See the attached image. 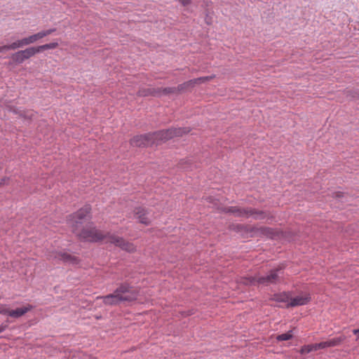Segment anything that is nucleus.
I'll use <instances>...</instances> for the list:
<instances>
[{
  "label": "nucleus",
  "instance_id": "nucleus-1",
  "mask_svg": "<svg viewBox=\"0 0 359 359\" xmlns=\"http://www.w3.org/2000/svg\"><path fill=\"white\" fill-rule=\"evenodd\" d=\"M90 206L86 205L77 212L69 215L68 223L72 229V232L81 241L83 242L96 243L104 239L107 240V235L109 232L98 230L92 224L88 227L82 228V225L88 215L90 214Z\"/></svg>",
  "mask_w": 359,
  "mask_h": 359
},
{
  "label": "nucleus",
  "instance_id": "nucleus-2",
  "mask_svg": "<svg viewBox=\"0 0 359 359\" xmlns=\"http://www.w3.org/2000/svg\"><path fill=\"white\" fill-rule=\"evenodd\" d=\"M138 292L128 283L124 282L118 284L114 292L98 296L97 299H102L105 306H114L122 302H132L137 300Z\"/></svg>",
  "mask_w": 359,
  "mask_h": 359
},
{
  "label": "nucleus",
  "instance_id": "nucleus-3",
  "mask_svg": "<svg viewBox=\"0 0 359 359\" xmlns=\"http://www.w3.org/2000/svg\"><path fill=\"white\" fill-rule=\"evenodd\" d=\"M282 271L283 269L280 267L271 269L265 276L249 278V283L252 285L257 284L264 286L277 284L281 280V275L283 274Z\"/></svg>",
  "mask_w": 359,
  "mask_h": 359
},
{
  "label": "nucleus",
  "instance_id": "nucleus-4",
  "mask_svg": "<svg viewBox=\"0 0 359 359\" xmlns=\"http://www.w3.org/2000/svg\"><path fill=\"white\" fill-rule=\"evenodd\" d=\"M189 132L187 128H170L165 130H158L151 133L154 144H158L160 141H167L175 137H182Z\"/></svg>",
  "mask_w": 359,
  "mask_h": 359
},
{
  "label": "nucleus",
  "instance_id": "nucleus-5",
  "mask_svg": "<svg viewBox=\"0 0 359 359\" xmlns=\"http://www.w3.org/2000/svg\"><path fill=\"white\" fill-rule=\"evenodd\" d=\"M107 243H110L128 252L135 251V247L132 243L126 241L123 238L111 234L109 232L107 235Z\"/></svg>",
  "mask_w": 359,
  "mask_h": 359
},
{
  "label": "nucleus",
  "instance_id": "nucleus-6",
  "mask_svg": "<svg viewBox=\"0 0 359 359\" xmlns=\"http://www.w3.org/2000/svg\"><path fill=\"white\" fill-rule=\"evenodd\" d=\"M133 147H145L154 144L151 133L134 136L130 141Z\"/></svg>",
  "mask_w": 359,
  "mask_h": 359
},
{
  "label": "nucleus",
  "instance_id": "nucleus-7",
  "mask_svg": "<svg viewBox=\"0 0 359 359\" xmlns=\"http://www.w3.org/2000/svg\"><path fill=\"white\" fill-rule=\"evenodd\" d=\"M269 216V212L267 211L258 210L251 207H248V218H252L255 220H262Z\"/></svg>",
  "mask_w": 359,
  "mask_h": 359
},
{
  "label": "nucleus",
  "instance_id": "nucleus-8",
  "mask_svg": "<svg viewBox=\"0 0 359 359\" xmlns=\"http://www.w3.org/2000/svg\"><path fill=\"white\" fill-rule=\"evenodd\" d=\"M310 301L311 297L309 296V294H305L304 296H297L294 298L290 297V303H287V304L286 305V308L306 305Z\"/></svg>",
  "mask_w": 359,
  "mask_h": 359
},
{
  "label": "nucleus",
  "instance_id": "nucleus-9",
  "mask_svg": "<svg viewBox=\"0 0 359 359\" xmlns=\"http://www.w3.org/2000/svg\"><path fill=\"white\" fill-rule=\"evenodd\" d=\"M224 212L233 215L236 217L247 218L248 216V207L241 208L238 206H231L225 208Z\"/></svg>",
  "mask_w": 359,
  "mask_h": 359
},
{
  "label": "nucleus",
  "instance_id": "nucleus-10",
  "mask_svg": "<svg viewBox=\"0 0 359 359\" xmlns=\"http://www.w3.org/2000/svg\"><path fill=\"white\" fill-rule=\"evenodd\" d=\"M134 212L140 223L147 226L150 224L151 220L147 217L148 212L146 209L138 207L135 209Z\"/></svg>",
  "mask_w": 359,
  "mask_h": 359
},
{
  "label": "nucleus",
  "instance_id": "nucleus-11",
  "mask_svg": "<svg viewBox=\"0 0 359 359\" xmlns=\"http://www.w3.org/2000/svg\"><path fill=\"white\" fill-rule=\"evenodd\" d=\"M55 258L61 260L65 263L76 264L78 262L77 257L66 252H55Z\"/></svg>",
  "mask_w": 359,
  "mask_h": 359
},
{
  "label": "nucleus",
  "instance_id": "nucleus-12",
  "mask_svg": "<svg viewBox=\"0 0 359 359\" xmlns=\"http://www.w3.org/2000/svg\"><path fill=\"white\" fill-rule=\"evenodd\" d=\"M345 339L346 337L344 336H339L325 341H322L323 349L329 347L337 346L340 345L345 340Z\"/></svg>",
  "mask_w": 359,
  "mask_h": 359
},
{
  "label": "nucleus",
  "instance_id": "nucleus-13",
  "mask_svg": "<svg viewBox=\"0 0 359 359\" xmlns=\"http://www.w3.org/2000/svg\"><path fill=\"white\" fill-rule=\"evenodd\" d=\"M32 306L28 305L27 306L18 308L15 310H10L9 317H11L13 318H20L21 316H22L25 313H27L28 311L32 310Z\"/></svg>",
  "mask_w": 359,
  "mask_h": 359
},
{
  "label": "nucleus",
  "instance_id": "nucleus-14",
  "mask_svg": "<svg viewBox=\"0 0 359 359\" xmlns=\"http://www.w3.org/2000/svg\"><path fill=\"white\" fill-rule=\"evenodd\" d=\"M271 300L276 302L278 303L285 304V306H282L286 308V305L287 304V303H290V295L289 293H287V292L275 294H273V297L271 298Z\"/></svg>",
  "mask_w": 359,
  "mask_h": 359
},
{
  "label": "nucleus",
  "instance_id": "nucleus-15",
  "mask_svg": "<svg viewBox=\"0 0 359 359\" xmlns=\"http://www.w3.org/2000/svg\"><path fill=\"white\" fill-rule=\"evenodd\" d=\"M137 95L141 97H147V96H155V97H159V90H157V88H140L138 92Z\"/></svg>",
  "mask_w": 359,
  "mask_h": 359
},
{
  "label": "nucleus",
  "instance_id": "nucleus-16",
  "mask_svg": "<svg viewBox=\"0 0 359 359\" xmlns=\"http://www.w3.org/2000/svg\"><path fill=\"white\" fill-rule=\"evenodd\" d=\"M21 52L25 60L34 56L36 53H40L38 46L29 47L25 50H21Z\"/></svg>",
  "mask_w": 359,
  "mask_h": 359
},
{
  "label": "nucleus",
  "instance_id": "nucleus-17",
  "mask_svg": "<svg viewBox=\"0 0 359 359\" xmlns=\"http://www.w3.org/2000/svg\"><path fill=\"white\" fill-rule=\"evenodd\" d=\"M195 87L192 79L185 81L177 86L178 93H183Z\"/></svg>",
  "mask_w": 359,
  "mask_h": 359
},
{
  "label": "nucleus",
  "instance_id": "nucleus-18",
  "mask_svg": "<svg viewBox=\"0 0 359 359\" xmlns=\"http://www.w3.org/2000/svg\"><path fill=\"white\" fill-rule=\"evenodd\" d=\"M157 90H159V97L163 95H166L179 93L177 87L157 88Z\"/></svg>",
  "mask_w": 359,
  "mask_h": 359
},
{
  "label": "nucleus",
  "instance_id": "nucleus-19",
  "mask_svg": "<svg viewBox=\"0 0 359 359\" xmlns=\"http://www.w3.org/2000/svg\"><path fill=\"white\" fill-rule=\"evenodd\" d=\"M252 231H255L259 235L267 236H271L273 233L272 229L266 226H262L259 228L254 227L252 229Z\"/></svg>",
  "mask_w": 359,
  "mask_h": 359
},
{
  "label": "nucleus",
  "instance_id": "nucleus-20",
  "mask_svg": "<svg viewBox=\"0 0 359 359\" xmlns=\"http://www.w3.org/2000/svg\"><path fill=\"white\" fill-rule=\"evenodd\" d=\"M215 77V75H211V76H201L196 79H192L195 86L196 85H200L201 83H205L207 81H209L214 79Z\"/></svg>",
  "mask_w": 359,
  "mask_h": 359
},
{
  "label": "nucleus",
  "instance_id": "nucleus-21",
  "mask_svg": "<svg viewBox=\"0 0 359 359\" xmlns=\"http://www.w3.org/2000/svg\"><path fill=\"white\" fill-rule=\"evenodd\" d=\"M11 59L16 64H22L25 60L21 50L12 54Z\"/></svg>",
  "mask_w": 359,
  "mask_h": 359
},
{
  "label": "nucleus",
  "instance_id": "nucleus-22",
  "mask_svg": "<svg viewBox=\"0 0 359 359\" xmlns=\"http://www.w3.org/2000/svg\"><path fill=\"white\" fill-rule=\"evenodd\" d=\"M57 46H58L57 42H51L49 43L39 46H38V48H39V52H41V51L46 50L54 49V48H57Z\"/></svg>",
  "mask_w": 359,
  "mask_h": 359
},
{
  "label": "nucleus",
  "instance_id": "nucleus-23",
  "mask_svg": "<svg viewBox=\"0 0 359 359\" xmlns=\"http://www.w3.org/2000/svg\"><path fill=\"white\" fill-rule=\"evenodd\" d=\"M292 330H290L287 333L278 334L276 336V339L278 341H287L292 338Z\"/></svg>",
  "mask_w": 359,
  "mask_h": 359
},
{
  "label": "nucleus",
  "instance_id": "nucleus-24",
  "mask_svg": "<svg viewBox=\"0 0 359 359\" xmlns=\"http://www.w3.org/2000/svg\"><path fill=\"white\" fill-rule=\"evenodd\" d=\"M23 46L24 45L22 39L17 40L16 41L8 44L9 50H15Z\"/></svg>",
  "mask_w": 359,
  "mask_h": 359
},
{
  "label": "nucleus",
  "instance_id": "nucleus-25",
  "mask_svg": "<svg viewBox=\"0 0 359 359\" xmlns=\"http://www.w3.org/2000/svg\"><path fill=\"white\" fill-rule=\"evenodd\" d=\"M312 351H314L313 344L304 345L301 348L299 351L301 354H307Z\"/></svg>",
  "mask_w": 359,
  "mask_h": 359
},
{
  "label": "nucleus",
  "instance_id": "nucleus-26",
  "mask_svg": "<svg viewBox=\"0 0 359 359\" xmlns=\"http://www.w3.org/2000/svg\"><path fill=\"white\" fill-rule=\"evenodd\" d=\"M28 37L29 39V41H30L31 43H34L37 40H39L40 39H42L40 32L36 33V34H34L33 35H31V36H29Z\"/></svg>",
  "mask_w": 359,
  "mask_h": 359
},
{
  "label": "nucleus",
  "instance_id": "nucleus-27",
  "mask_svg": "<svg viewBox=\"0 0 359 359\" xmlns=\"http://www.w3.org/2000/svg\"><path fill=\"white\" fill-rule=\"evenodd\" d=\"M10 309L6 306L0 304V313L9 316Z\"/></svg>",
  "mask_w": 359,
  "mask_h": 359
},
{
  "label": "nucleus",
  "instance_id": "nucleus-28",
  "mask_svg": "<svg viewBox=\"0 0 359 359\" xmlns=\"http://www.w3.org/2000/svg\"><path fill=\"white\" fill-rule=\"evenodd\" d=\"M55 31H56V29L53 28V29H49L47 30L41 31V32H40V33H41V37L43 38L45 36L53 33Z\"/></svg>",
  "mask_w": 359,
  "mask_h": 359
},
{
  "label": "nucleus",
  "instance_id": "nucleus-29",
  "mask_svg": "<svg viewBox=\"0 0 359 359\" xmlns=\"http://www.w3.org/2000/svg\"><path fill=\"white\" fill-rule=\"evenodd\" d=\"M313 344V349H314V351H316L319 349H323V344H322V341L320 342V343H316V344Z\"/></svg>",
  "mask_w": 359,
  "mask_h": 359
},
{
  "label": "nucleus",
  "instance_id": "nucleus-30",
  "mask_svg": "<svg viewBox=\"0 0 359 359\" xmlns=\"http://www.w3.org/2000/svg\"><path fill=\"white\" fill-rule=\"evenodd\" d=\"M184 6L191 4L192 0H178Z\"/></svg>",
  "mask_w": 359,
  "mask_h": 359
},
{
  "label": "nucleus",
  "instance_id": "nucleus-31",
  "mask_svg": "<svg viewBox=\"0 0 359 359\" xmlns=\"http://www.w3.org/2000/svg\"><path fill=\"white\" fill-rule=\"evenodd\" d=\"M24 46L31 44L29 37L22 39Z\"/></svg>",
  "mask_w": 359,
  "mask_h": 359
},
{
  "label": "nucleus",
  "instance_id": "nucleus-32",
  "mask_svg": "<svg viewBox=\"0 0 359 359\" xmlns=\"http://www.w3.org/2000/svg\"><path fill=\"white\" fill-rule=\"evenodd\" d=\"M9 50L8 45H4L2 46H0V53H2L4 51Z\"/></svg>",
  "mask_w": 359,
  "mask_h": 359
},
{
  "label": "nucleus",
  "instance_id": "nucleus-33",
  "mask_svg": "<svg viewBox=\"0 0 359 359\" xmlns=\"http://www.w3.org/2000/svg\"><path fill=\"white\" fill-rule=\"evenodd\" d=\"M353 333L357 335V339H359V328L353 330Z\"/></svg>",
  "mask_w": 359,
  "mask_h": 359
},
{
  "label": "nucleus",
  "instance_id": "nucleus-34",
  "mask_svg": "<svg viewBox=\"0 0 359 359\" xmlns=\"http://www.w3.org/2000/svg\"><path fill=\"white\" fill-rule=\"evenodd\" d=\"M7 327V325H0V333L3 332Z\"/></svg>",
  "mask_w": 359,
  "mask_h": 359
},
{
  "label": "nucleus",
  "instance_id": "nucleus-35",
  "mask_svg": "<svg viewBox=\"0 0 359 359\" xmlns=\"http://www.w3.org/2000/svg\"><path fill=\"white\" fill-rule=\"evenodd\" d=\"M32 116H33V113L31 111L27 115H25V117L27 118H32Z\"/></svg>",
  "mask_w": 359,
  "mask_h": 359
},
{
  "label": "nucleus",
  "instance_id": "nucleus-36",
  "mask_svg": "<svg viewBox=\"0 0 359 359\" xmlns=\"http://www.w3.org/2000/svg\"><path fill=\"white\" fill-rule=\"evenodd\" d=\"M5 181H6V180H5V179H1V180H0V186H1V185H2V184H4Z\"/></svg>",
  "mask_w": 359,
  "mask_h": 359
},
{
  "label": "nucleus",
  "instance_id": "nucleus-37",
  "mask_svg": "<svg viewBox=\"0 0 359 359\" xmlns=\"http://www.w3.org/2000/svg\"><path fill=\"white\" fill-rule=\"evenodd\" d=\"M191 314H192V313L189 312V313H187L186 314V316H190V315H191Z\"/></svg>",
  "mask_w": 359,
  "mask_h": 359
}]
</instances>
